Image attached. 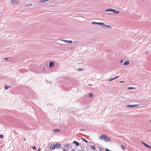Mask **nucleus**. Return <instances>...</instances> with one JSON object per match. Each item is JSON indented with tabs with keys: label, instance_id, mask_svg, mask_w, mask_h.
<instances>
[{
	"label": "nucleus",
	"instance_id": "nucleus-23",
	"mask_svg": "<svg viewBox=\"0 0 151 151\" xmlns=\"http://www.w3.org/2000/svg\"><path fill=\"white\" fill-rule=\"evenodd\" d=\"M53 131L55 132H58V131H59V130L58 129H56L54 130Z\"/></svg>",
	"mask_w": 151,
	"mask_h": 151
},
{
	"label": "nucleus",
	"instance_id": "nucleus-14",
	"mask_svg": "<svg viewBox=\"0 0 151 151\" xmlns=\"http://www.w3.org/2000/svg\"><path fill=\"white\" fill-rule=\"evenodd\" d=\"M135 89V88L133 87H128L127 88V89L129 90Z\"/></svg>",
	"mask_w": 151,
	"mask_h": 151
},
{
	"label": "nucleus",
	"instance_id": "nucleus-4",
	"mask_svg": "<svg viewBox=\"0 0 151 151\" xmlns=\"http://www.w3.org/2000/svg\"><path fill=\"white\" fill-rule=\"evenodd\" d=\"M49 65L50 68H52L54 66V63L53 62H50L49 63Z\"/></svg>",
	"mask_w": 151,
	"mask_h": 151
},
{
	"label": "nucleus",
	"instance_id": "nucleus-5",
	"mask_svg": "<svg viewBox=\"0 0 151 151\" xmlns=\"http://www.w3.org/2000/svg\"><path fill=\"white\" fill-rule=\"evenodd\" d=\"M11 2L12 4H17L19 3V1H15L14 0H12Z\"/></svg>",
	"mask_w": 151,
	"mask_h": 151
},
{
	"label": "nucleus",
	"instance_id": "nucleus-26",
	"mask_svg": "<svg viewBox=\"0 0 151 151\" xmlns=\"http://www.w3.org/2000/svg\"><path fill=\"white\" fill-rule=\"evenodd\" d=\"M32 149H34V150H36V147H35V146H33L32 147Z\"/></svg>",
	"mask_w": 151,
	"mask_h": 151
},
{
	"label": "nucleus",
	"instance_id": "nucleus-21",
	"mask_svg": "<svg viewBox=\"0 0 151 151\" xmlns=\"http://www.w3.org/2000/svg\"><path fill=\"white\" fill-rule=\"evenodd\" d=\"M92 24H98V22H92Z\"/></svg>",
	"mask_w": 151,
	"mask_h": 151
},
{
	"label": "nucleus",
	"instance_id": "nucleus-15",
	"mask_svg": "<svg viewBox=\"0 0 151 151\" xmlns=\"http://www.w3.org/2000/svg\"><path fill=\"white\" fill-rule=\"evenodd\" d=\"M104 23L102 22H98V24L103 26Z\"/></svg>",
	"mask_w": 151,
	"mask_h": 151
},
{
	"label": "nucleus",
	"instance_id": "nucleus-27",
	"mask_svg": "<svg viewBox=\"0 0 151 151\" xmlns=\"http://www.w3.org/2000/svg\"><path fill=\"white\" fill-rule=\"evenodd\" d=\"M82 139L83 140L86 142H87V141L85 139H84V138H82Z\"/></svg>",
	"mask_w": 151,
	"mask_h": 151
},
{
	"label": "nucleus",
	"instance_id": "nucleus-38",
	"mask_svg": "<svg viewBox=\"0 0 151 151\" xmlns=\"http://www.w3.org/2000/svg\"><path fill=\"white\" fill-rule=\"evenodd\" d=\"M40 1L42 2V1Z\"/></svg>",
	"mask_w": 151,
	"mask_h": 151
},
{
	"label": "nucleus",
	"instance_id": "nucleus-22",
	"mask_svg": "<svg viewBox=\"0 0 151 151\" xmlns=\"http://www.w3.org/2000/svg\"><path fill=\"white\" fill-rule=\"evenodd\" d=\"M62 41L66 43H68V40H62Z\"/></svg>",
	"mask_w": 151,
	"mask_h": 151
},
{
	"label": "nucleus",
	"instance_id": "nucleus-35",
	"mask_svg": "<svg viewBox=\"0 0 151 151\" xmlns=\"http://www.w3.org/2000/svg\"><path fill=\"white\" fill-rule=\"evenodd\" d=\"M24 141H25L26 140V139H25V138H24Z\"/></svg>",
	"mask_w": 151,
	"mask_h": 151
},
{
	"label": "nucleus",
	"instance_id": "nucleus-33",
	"mask_svg": "<svg viewBox=\"0 0 151 151\" xmlns=\"http://www.w3.org/2000/svg\"><path fill=\"white\" fill-rule=\"evenodd\" d=\"M123 62V61L122 60H121V63H122Z\"/></svg>",
	"mask_w": 151,
	"mask_h": 151
},
{
	"label": "nucleus",
	"instance_id": "nucleus-8",
	"mask_svg": "<svg viewBox=\"0 0 151 151\" xmlns=\"http://www.w3.org/2000/svg\"><path fill=\"white\" fill-rule=\"evenodd\" d=\"M70 143H65V144H64V147H66L67 148L69 147H70Z\"/></svg>",
	"mask_w": 151,
	"mask_h": 151
},
{
	"label": "nucleus",
	"instance_id": "nucleus-13",
	"mask_svg": "<svg viewBox=\"0 0 151 151\" xmlns=\"http://www.w3.org/2000/svg\"><path fill=\"white\" fill-rule=\"evenodd\" d=\"M129 62L128 61H125L123 63V65H127L129 64Z\"/></svg>",
	"mask_w": 151,
	"mask_h": 151
},
{
	"label": "nucleus",
	"instance_id": "nucleus-36",
	"mask_svg": "<svg viewBox=\"0 0 151 151\" xmlns=\"http://www.w3.org/2000/svg\"><path fill=\"white\" fill-rule=\"evenodd\" d=\"M89 85H90V86H92V85L91 84H89Z\"/></svg>",
	"mask_w": 151,
	"mask_h": 151
},
{
	"label": "nucleus",
	"instance_id": "nucleus-11",
	"mask_svg": "<svg viewBox=\"0 0 151 151\" xmlns=\"http://www.w3.org/2000/svg\"><path fill=\"white\" fill-rule=\"evenodd\" d=\"M73 143L74 144H76L77 146H78L79 145V143L76 141H74L73 142Z\"/></svg>",
	"mask_w": 151,
	"mask_h": 151
},
{
	"label": "nucleus",
	"instance_id": "nucleus-3",
	"mask_svg": "<svg viewBox=\"0 0 151 151\" xmlns=\"http://www.w3.org/2000/svg\"><path fill=\"white\" fill-rule=\"evenodd\" d=\"M104 140L106 142H108L110 140V138L107 137L105 135L104 138Z\"/></svg>",
	"mask_w": 151,
	"mask_h": 151
},
{
	"label": "nucleus",
	"instance_id": "nucleus-7",
	"mask_svg": "<svg viewBox=\"0 0 151 151\" xmlns=\"http://www.w3.org/2000/svg\"><path fill=\"white\" fill-rule=\"evenodd\" d=\"M50 148L51 149H54L55 148V145L52 144L50 146Z\"/></svg>",
	"mask_w": 151,
	"mask_h": 151
},
{
	"label": "nucleus",
	"instance_id": "nucleus-19",
	"mask_svg": "<svg viewBox=\"0 0 151 151\" xmlns=\"http://www.w3.org/2000/svg\"><path fill=\"white\" fill-rule=\"evenodd\" d=\"M121 148L124 150L125 149V147L123 145H121Z\"/></svg>",
	"mask_w": 151,
	"mask_h": 151
},
{
	"label": "nucleus",
	"instance_id": "nucleus-16",
	"mask_svg": "<svg viewBox=\"0 0 151 151\" xmlns=\"http://www.w3.org/2000/svg\"><path fill=\"white\" fill-rule=\"evenodd\" d=\"M10 87V86H9L8 87L7 86V85H5L4 86V88L6 89H8L9 87Z\"/></svg>",
	"mask_w": 151,
	"mask_h": 151
},
{
	"label": "nucleus",
	"instance_id": "nucleus-12",
	"mask_svg": "<svg viewBox=\"0 0 151 151\" xmlns=\"http://www.w3.org/2000/svg\"><path fill=\"white\" fill-rule=\"evenodd\" d=\"M105 135H101L99 137V139H103Z\"/></svg>",
	"mask_w": 151,
	"mask_h": 151
},
{
	"label": "nucleus",
	"instance_id": "nucleus-32",
	"mask_svg": "<svg viewBox=\"0 0 151 151\" xmlns=\"http://www.w3.org/2000/svg\"><path fill=\"white\" fill-rule=\"evenodd\" d=\"M70 151H76L74 150H70Z\"/></svg>",
	"mask_w": 151,
	"mask_h": 151
},
{
	"label": "nucleus",
	"instance_id": "nucleus-10",
	"mask_svg": "<svg viewBox=\"0 0 151 151\" xmlns=\"http://www.w3.org/2000/svg\"><path fill=\"white\" fill-rule=\"evenodd\" d=\"M142 143L146 146V147H148V148H151V147H150V146H149L147 144H146L145 143H144V142H142Z\"/></svg>",
	"mask_w": 151,
	"mask_h": 151
},
{
	"label": "nucleus",
	"instance_id": "nucleus-25",
	"mask_svg": "<svg viewBox=\"0 0 151 151\" xmlns=\"http://www.w3.org/2000/svg\"><path fill=\"white\" fill-rule=\"evenodd\" d=\"M3 135H0V138H3Z\"/></svg>",
	"mask_w": 151,
	"mask_h": 151
},
{
	"label": "nucleus",
	"instance_id": "nucleus-18",
	"mask_svg": "<svg viewBox=\"0 0 151 151\" xmlns=\"http://www.w3.org/2000/svg\"><path fill=\"white\" fill-rule=\"evenodd\" d=\"M118 76H116L115 78H111V79H110V80H109V81H111L112 80H114V79H116V78H118Z\"/></svg>",
	"mask_w": 151,
	"mask_h": 151
},
{
	"label": "nucleus",
	"instance_id": "nucleus-17",
	"mask_svg": "<svg viewBox=\"0 0 151 151\" xmlns=\"http://www.w3.org/2000/svg\"><path fill=\"white\" fill-rule=\"evenodd\" d=\"M91 148L92 149H95V147L94 145H92L91 146Z\"/></svg>",
	"mask_w": 151,
	"mask_h": 151
},
{
	"label": "nucleus",
	"instance_id": "nucleus-30",
	"mask_svg": "<svg viewBox=\"0 0 151 151\" xmlns=\"http://www.w3.org/2000/svg\"><path fill=\"white\" fill-rule=\"evenodd\" d=\"M78 70H81H81H83L82 69H81V68H79V69H78Z\"/></svg>",
	"mask_w": 151,
	"mask_h": 151
},
{
	"label": "nucleus",
	"instance_id": "nucleus-6",
	"mask_svg": "<svg viewBox=\"0 0 151 151\" xmlns=\"http://www.w3.org/2000/svg\"><path fill=\"white\" fill-rule=\"evenodd\" d=\"M55 147L58 148H60L61 146V145L59 143L56 144L55 145Z\"/></svg>",
	"mask_w": 151,
	"mask_h": 151
},
{
	"label": "nucleus",
	"instance_id": "nucleus-39",
	"mask_svg": "<svg viewBox=\"0 0 151 151\" xmlns=\"http://www.w3.org/2000/svg\"><path fill=\"white\" fill-rule=\"evenodd\" d=\"M150 122H151V120H150Z\"/></svg>",
	"mask_w": 151,
	"mask_h": 151
},
{
	"label": "nucleus",
	"instance_id": "nucleus-34",
	"mask_svg": "<svg viewBox=\"0 0 151 151\" xmlns=\"http://www.w3.org/2000/svg\"><path fill=\"white\" fill-rule=\"evenodd\" d=\"M4 59H5L6 60H7L8 59V58H5Z\"/></svg>",
	"mask_w": 151,
	"mask_h": 151
},
{
	"label": "nucleus",
	"instance_id": "nucleus-2",
	"mask_svg": "<svg viewBox=\"0 0 151 151\" xmlns=\"http://www.w3.org/2000/svg\"><path fill=\"white\" fill-rule=\"evenodd\" d=\"M139 105L137 104H135V105H128L127 106V107H128L129 108H133V107H137Z\"/></svg>",
	"mask_w": 151,
	"mask_h": 151
},
{
	"label": "nucleus",
	"instance_id": "nucleus-1",
	"mask_svg": "<svg viewBox=\"0 0 151 151\" xmlns=\"http://www.w3.org/2000/svg\"><path fill=\"white\" fill-rule=\"evenodd\" d=\"M115 14H118L119 13V11H116V10L112 9H109L105 11L106 12H112Z\"/></svg>",
	"mask_w": 151,
	"mask_h": 151
},
{
	"label": "nucleus",
	"instance_id": "nucleus-24",
	"mask_svg": "<svg viewBox=\"0 0 151 151\" xmlns=\"http://www.w3.org/2000/svg\"><path fill=\"white\" fill-rule=\"evenodd\" d=\"M72 41H71V40H70V41H68V43H72Z\"/></svg>",
	"mask_w": 151,
	"mask_h": 151
},
{
	"label": "nucleus",
	"instance_id": "nucleus-29",
	"mask_svg": "<svg viewBox=\"0 0 151 151\" xmlns=\"http://www.w3.org/2000/svg\"><path fill=\"white\" fill-rule=\"evenodd\" d=\"M63 151H68L65 149H63Z\"/></svg>",
	"mask_w": 151,
	"mask_h": 151
},
{
	"label": "nucleus",
	"instance_id": "nucleus-31",
	"mask_svg": "<svg viewBox=\"0 0 151 151\" xmlns=\"http://www.w3.org/2000/svg\"><path fill=\"white\" fill-rule=\"evenodd\" d=\"M124 82V81H121L119 82H120V83H123Z\"/></svg>",
	"mask_w": 151,
	"mask_h": 151
},
{
	"label": "nucleus",
	"instance_id": "nucleus-28",
	"mask_svg": "<svg viewBox=\"0 0 151 151\" xmlns=\"http://www.w3.org/2000/svg\"><path fill=\"white\" fill-rule=\"evenodd\" d=\"M41 150V149L40 148H39L38 150H37V151H40Z\"/></svg>",
	"mask_w": 151,
	"mask_h": 151
},
{
	"label": "nucleus",
	"instance_id": "nucleus-9",
	"mask_svg": "<svg viewBox=\"0 0 151 151\" xmlns=\"http://www.w3.org/2000/svg\"><path fill=\"white\" fill-rule=\"evenodd\" d=\"M103 27H109V28H111V26H110V25H107V24H104V25H103Z\"/></svg>",
	"mask_w": 151,
	"mask_h": 151
},
{
	"label": "nucleus",
	"instance_id": "nucleus-20",
	"mask_svg": "<svg viewBox=\"0 0 151 151\" xmlns=\"http://www.w3.org/2000/svg\"><path fill=\"white\" fill-rule=\"evenodd\" d=\"M93 96V94L92 93H90L89 95V96L90 97H92Z\"/></svg>",
	"mask_w": 151,
	"mask_h": 151
},
{
	"label": "nucleus",
	"instance_id": "nucleus-37",
	"mask_svg": "<svg viewBox=\"0 0 151 151\" xmlns=\"http://www.w3.org/2000/svg\"><path fill=\"white\" fill-rule=\"evenodd\" d=\"M47 1V0H46V1L45 0V1H44V2H45V1Z\"/></svg>",
	"mask_w": 151,
	"mask_h": 151
}]
</instances>
